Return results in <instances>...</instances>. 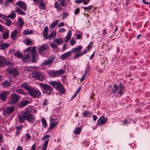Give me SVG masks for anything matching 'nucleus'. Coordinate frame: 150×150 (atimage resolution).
<instances>
[{"instance_id":"nucleus-1","label":"nucleus","mask_w":150,"mask_h":150,"mask_svg":"<svg viewBox=\"0 0 150 150\" xmlns=\"http://www.w3.org/2000/svg\"><path fill=\"white\" fill-rule=\"evenodd\" d=\"M21 87L28 91V93L33 98L39 97L41 95V93L37 90L35 89L33 87L25 83L22 85Z\"/></svg>"},{"instance_id":"nucleus-2","label":"nucleus","mask_w":150,"mask_h":150,"mask_svg":"<svg viewBox=\"0 0 150 150\" xmlns=\"http://www.w3.org/2000/svg\"><path fill=\"white\" fill-rule=\"evenodd\" d=\"M125 91V87L122 84L120 83L119 86L115 84L112 89L111 93L114 94L115 93H118L121 96Z\"/></svg>"},{"instance_id":"nucleus-3","label":"nucleus","mask_w":150,"mask_h":150,"mask_svg":"<svg viewBox=\"0 0 150 150\" xmlns=\"http://www.w3.org/2000/svg\"><path fill=\"white\" fill-rule=\"evenodd\" d=\"M49 83L52 86L55 88L58 89L60 93L63 94L65 92L64 89L59 81H50Z\"/></svg>"},{"instance_id":"nucleus-4","label":"nucleus","mask_w":150,"mask_h":150,"mask_svg":"<svg viewBox=\"0 0 150 150\" xmlns=\"http://www.w3.org/2000/svg\"><path fill=\"white\" fill-rule=\"evenodd\" d=\"M29 51L31 53L32 56V62H36L38 60V58L36 52V47H30L26 48L25 51V52Z\"/></svg>"},{"instance_id":"nucleus-5","label":"nucleus","mask_w":150,"mask_h":150,"mask_svg":"<svg viewBox=\"0 0 150 150\" xmlns=\"http://www.w3.org/2000/svg\"><path fill=\"white\" fill-rule=\"evenodd\" d=\"M20 100V97L18 95L13 93L10 96L9 103L13 105L15 104Z\"/></svg>"},{"instance_id":"nucleus-6","label":"nucleus","mask_w":150,"mask_h":150,"mask_svg":"<svg viewBox=\"0 0 150 150\" xmlns=\"http://www.w3.org/2000/svg\"><path fill=\"white\" fill-rule=\"evenodd\" d=\"M32 77L37 80L42 81L44 79L43 75L40 72L34 71L31 74Z\"/></svg>"},{"instance_id":"nucleus-7","label":"nucleus","mask_w":150,"mask_h":150,"mask_svg":"<svg viewBox=\"0 0 150 150\" xmlns=\"http://www.w3.org/2000/svg\"><path fill=\"white\" fill-rule=\"evenodd\" d=\"M14 108V106H12L5 108L4 110L2 112L3 116L4 117H7L8 115L13 113Z\"/></svg>"},{"instance_id":"nucleus-8","label":"nucleus","mask_w":150,"mask_h":150,"mask_svg":"<svg viewBox=\"0 0 150 150\" xmlns=\"http://www.w3.org/2000/svg\"><path fill=\"white\" fill-rule=\"evenodd\" d=\"M12 64L10 62L6 61L4 57L0 56V67H2L5 65H11Z\"/></svg>"},{"instance_id":"nucleus-9","label":"nucleus","mask_w":150,"mask_h":150,"mask_svg":"<svg viewBox=\"0 0 150 150\" xmlns=\"http://www.w3.org/2000/svg\"><path fill=\"white\" fill-rule=\"evenodd\" d=\"M40 86L45 91V93L48 95H50L51 92V89L50 86L46 84L40 83Z\"/></svg>"},{"instance_id":"nucleus-10","label":"nucleus","mask_w":150,"mask_h":150,"mask_svg":"<svg viewBox=\"0 0 150 150\" xmlns=\"http://www.w3.org/2000/svg\"><path fill=\"white\" fill-rule=\"evenodd\" d=\"M6 72L7 74H13L15 76H17L18 74L17 70L12 67H10L6 69Z\"/></svg>"},{"instance_id":"nucleus-11","label":"nucleus","mask_w":150,"mask_h":150,"mask_svg":"<svg viewBox=\"0 0 150 150\" xmlns=\"http://www.w3.org/2000/svg\"><path fill=\"white\" fill-rule=\"evenodd\" d=\"M8 91H3L0 93V99L1 100L5 101L7 98V96L9 94Z\"/></svg>"},{"instance_id":"nucleus-12","label":"nucleus","mask_w":150,"mask_h":150,"mask_svg":"<svg viewBox=\"0 0 150 150\" xmlns=\"http://www.w3.org/2000/svg\"><path fill=\"white\" fill-rule=\"evenodd\" d=\"M55 58V57H53L45 60L44 62L42 63L41 66L43 67H45V66L51 64Z\"/></svg>"},{"instance_id":"nucleus-13","label":"nucleus","mask_w":150,"mask_h":150,"mask_svg":"<svg viewBox=\"0 0 150 150\" xmlns=\"http://www.w3.org/2000/svg\"><path fill=\"white\" fill-rule=\"evenodd\" d=\"M107 121L108 118L107 117H105L104 116H101L98 120L97 125L99 126L103 125L105 124Z\"/></svg>"},{"instance_id":"nucleus-14","label":"nucleus","mask_w":150,"mask_h":150,"mask_svg":"<svg viewBox=\"0 0 150 150\" xmlns=\"http://www.w3.org/2000/svg\"><path fill=\"white\" fill-rule=\"evenodd\" d=\"M16 4L20 6L24 11H25L26 10V4L24 2L22 1H18L16 3Z\"/></svg>"},{"instance_id":"nucleus-15","label":"nucleus","mask_w":150,"mask_h":150,"mask_svg":"<svg viewBox=\"0 0 150 150\" xmlns=\"http://www.w3.org/2000/svg\"><path fill=\"white\" fill-rule=\"evenodd\" d=\"M26 120L29 122H33L35 118L32 114L25 115Z\"/></svg>"},{"instance_id":"nucleus-16","label":"nucleus","mask_w":150,"mask_h":150,"mask_svg":"<svg viewBox=\"0 0 150 150\" xmlns=\"http://www.w3.org/2000/svg\"><path fill=\"white\" fill-rule=\"evenodd\" d=\"M71 54V52L68 51L67 52L64 53L60 56V58L63 60H65L70 56Z\"/></svg>"},{"instance_id":"nucleus-17","label":"nucleus","mask_w":150,"mask_h":150,"mask_svg":"<svg viewBox=\"0 0 150 150\" xmlns=\"http://www.w3.org/2000/svg\"><path fill=\"white\" fill-rule=\"evenodd\" d=\"M47 46L45 44H43L42 46L38 47V49L39 50V52L40 54H42L44 51L47 48Z\"/></svg>"},{"instance_id":"nucleus-18","label":"nucleus","mask_w":150,"mask_h":150,"mask_svg":"<svg viewBox=\"0 0 150 150\" xmlns=\"http://www.w3.org/2000/svg\"><path fill=\"white\" fill-rule=\"evenodd\" d=\"M82 47L81 46H80L77 47H75L70 51L71 52V53L73 54L77 53L79 52H81V50L82 48Z\"/></svg>"},{"instance_id":"nucleus-19","label":"nucleus","mask_w":150,"mask_h":150,"mask_svg":"<svg viewBox=\"0 0 150 150\" xmlns=\"http://www.w3.org/2000/svg\"><path fill=\"white\" fill-rule=\"evenodd\" d=\"M29 103V102L27 100H21L18 105V107L20 108H23Z\"/></svg>"},{"instance_id":"nucleus-20","label":"nucleus","mask_w":150,"mask_h":150,"mask_svg":"<svg viewBox=\"0 0 150 150\" xmlns=\"http://www.w3.org/2000/svg\"><path fill=\"white\" fill-rule=\"evenodd\" d=\"M38 3H40L38 7L40 10L45 9L46 5L44 3L43 0H38Z\"/></svg>"},{"instance_id":"nucleus-21","label":"nucleus","mask_w":150,"mask_h":150,"mask_svg":"<svg viewBox=\"0 0 150 150\" xmlns=\"http://www.w3.org/2000/svg\"><path fill=\"white\" fill-rule=\"evenodd\" d=\"M55 120L56 119L54 118H52L50 119V129H51L57 125V122H54Z\"/></svg>"},{"instance_id":"nucleus-22","label":"nucleus","mask_w":150,"mask_h":150,"mask_svg":"<svg viewBox=\"0 0 150 150\" xmlns=\"http://www.w3.org/2000/svg\"><path fill=\"white\" fill-rule=\"evenodd\" d=\"M53 41L54 43L58 45L61 44L63 42L62 38H60L58 39L54 38L53 39Z\"/></svg>"},{"instance_id":"nucleus-23","label":"nucleus","mask_w":150,"mask_h":150,"mask_svg":"<svg viewBox=\"0 0 150 150\" xmlns=\"http://www.w3.org/2000/svg\"><path fill=\"white\" fill-rule=\"evenodd\" d=\"M18 119L19 122L20 123H22L24 122V121L26 120L25 116L24 115H19L18 116Z\"/></svg>"},{"instance_id":"nucleus-24","label":"nucleus","mask_w":150,"mask_h":150,"mask_svg":"<svg viewBox=\"0 0 150 150\" xmlns=\"http://www.w3.org/2000/svg\"><path fill=\"white\" fill-rule=\"evenodd\" d=\"M32 109L30 106H28L27 108L25 109V111H23L22 112L23 114L26 115H27L31 114L30 112H31Z\"/></svg>"},{"instance_id":"nucleus-25","label":"nucleus","mask_w":150,"mask_h":150,"mask_svg":"<svg viewBox=\"0 0 150 150\" xmlns=\"http://www.w3.org/2000/svg\"><path fill=\"white\" fill-rule=\"evenodd\" d=\"M49 74L52 77L59 76L57 71H50L49 72Z\"/></svg>"},{"instance_id":"nucleus-26","label":"nucleus","mask_w":150,"mask_h":150,"mask_svg":"<svg viewBox=\"0 0 150 150\" xmlns=\"http://www.w3.org/2000/svg\"><path fill=\"white\" fill-rule=\"evenodd\" d=\"M9 46V45L8 43H3L0 44V50H4L8 48Z\"/></svg>"},{"instance_id":"nucleus-27","label":"nucleus","mask_w":150,"mask_h":150,"mask_svg":"<svg viewBox=\"0 0 150 150\" xmlns=\"http://www.w3.org/2000/svg\"><path fill=\"white\" fill-rule=\"evenodd\" d=\"M71 30H69L67 33V35L65 37V40L64 41L66 42H68L69 41L71 36Z\"/></svg>"},{"instance_id":"nucleus-28","label":"nucleus","mask_w":150,"mask_h":150,"mask_svg":"<svg viewBox=\"0 0 150 150\" xmlns=\"http://www.w3.org/2000/svg\"><path fill=\"white\" fill-rule=\"evenodd\" d=\"M18 23L19 27L21 28L24 24V22L21 18L19 17L18 19Z\"/></svg>"},{"instance_id":"nucleus-29","label":"nucleus","mask_w":150,"mask_h":150,"mask_svg":"<svg viewBox=\"0 0 150 150\" xmlns=\"http://www.w3.org/2000/svg\"><path fill=\"white\" fill-rule=\"evenodd\" d=\"M30 59V54L28 53L26 55L25 54V56L22 58V60L23 61L27 62Z\"/></svg>"},{"instance_id":"nucleus-30","label":"nucleus","mask_w":150,"mask_h":150,"mask_svg":"<svg viewBox=\"0 0 150 150\" xmlns=\"http://www.w3.org/2000/svg\"><path fill=\"white\" fill-rule=\"evenodd\" d=\"M90 70L89 63L88 62L87 65L86 66L85 70V72L84 74V75L88 76L89 74V72Z\"/></svg>"},{"instance_id":"nucleus-31","label":"nucleus","mask_w":150,"mask_h":150,"mask_svg":"<svg viewBox=\"0 0 150 150\" xmlns=\"http://www.w3.org/2000/svg\"><path fill=\"white\" fill-rule=\"evenodd\" d=\"M15 11L18 14L21 15H25V13L24 12H23L20 8L18 7H16L15 8Z\"/></svg>"},{"instance_id":"nucleus-32","label":"nucleus","mask_w":150,"mask_h":150,"mask_svg":"<svg viewBox=\"0 0 150 150\" xmlns=\"http://www.w3.org/2000/svg\"><path fill=\"white\" fill-rule=\"evenodd\" d=\"M18 30H14L13 31L11 34V38L13 40H14L16 38V35L18 32Z\"/></svg>"},{"instance_id":"nucleus-33","label":"nucleus","mask_w":150,"mask_h":150,"mask_svg":"<svg viewBox=\"0 0 150 150\" xmlns=\"http://www.w3.org/2000/svg\"><path fill=\"white\" fill-rule=\"evenodd\" d=\"M48 28L47 27H46L44 28V31L43 33L44 37L45 38L47 39H48L47 35Z\"/></svg>"},{"instance_id":"nucleus-34","label":"nucleus","mask_w":150,"mask_h":150,"mask_svg":"<svg viewBox=\"0 0 150 150\" xmlns=\"http://www.w3.org/2000/svg\"><path fill=\"white\" fill-rule=\"evenodd\" d=\"M81 129V126H80L76 129L74 131V132L75 134L77 135L79 134L80 133Z\"/></svg>"},{"instance_id":"nucleus-35","label":"nucleus","mask_w":150,"mask_h":150,"mask_svg":"<svg viewBox=\"0 0 150 150\" xmlns=\"http://www.w3.org/2000/svg\"><path fill=\"white\" fill-rule=\"evenodd\" d=\"M33 33V31L32 30H30L28 29L24 30L23 31V34L24 35H30Z\"/></svg>"},{"instance_id":"nucleus-36","label":"nucleus","mask_w":150,"mask_h":150,"mask_svg":"<svg viewBox=\"0 0 150 150\" xmlns=\"http://www.w3.org/2000/svg\"><path fill=\"white\" fill-rule=\"evenodd\" d=\"M24 42L27 45H32V42L30 39H26L24 40Z\"/></svg>"},{"instance_id":"nucleus-37","label":"nucleus","mask_w":150,"mask_h":150,"mask_svg":"<svg viewBox=\"0 0 150 150\" xmlns=\"http://www.w3.org/2000/svg\"><path fill=\"white\" fill-rule=\"evenodd\" d=\"M91 114V113L88 111H85L83 113V115L86 117H90Z\"/></svg>"},{"instance_id":"nucleus-38","label":"nucleus","mask_w":150,"mask_h":150,"mask_svg":"<svg viewBox=\"0 0 150 150\" xmlns=\"http://www.w3.org/2000/svg\"><path fill=\"white\" fill-rule=\"evenodd\" d=\"M14 55L16 57L20 58H22L23 56L22 54L20 53L19 51H17L14 53Z\"/></svg>"},{"instance_id":"nucleus-39","label":"nucleus","mask_w":150,"mask_h":150,"mask_svg":"<svg viewBox=\"0 0 150 150\" xmlns=\"http://www.w3.org/2000/svg\"><path fill=\"white\" fill-rule=\"evenodd\" d=\"M16 13L15 11H13L10 14L7 16L8 17L10 18L11 19H13L15 18L16 16Z\"/></svg>"},{"instance_id":"nucleus-40","label":"nucleus","mask_w":150,"mask_h":150,"mask_svg":"<svg viewBox=\"0 0 150 150\" xmlns=\"http://www.w3.org/2000/svg\"><path fill=\"white\" fill-rule=\"evenodd\" d=\"M56 32L54 31L50 33V35L48 36V38L49 40L52 39L53 37H54L56 36Z\"/></svg>"},{"instance_id":"nucleus-41","label":"nucleus","mask_w":150,"mask_h":150,"mask_svg":"<svg viewBox=\"0 0 150 150\" xmlns=\"http://www.w3.org/2000/svg\"><path fill=\"white\" fill-rule=\"evenodd\" d=\"M59 20H57L56 21L53 22L52 23L50 26V28H54L56 25H57L59 22Z\"/></svg>"},{"instance_id":"nucleus-42","label":"nucleus","mask_w":150,"mask_h":150,"mask_svg":"<svg viewBox=\"0 0 150 150\" xmlns=\"http://www.w3.org/2000/svg\"><path fill=\"white\" fill-rule=\"evenodd\" d=\"M16 91L18 93L23 95H26V93H25L22 89H16Z\"/></svg>"},{"instance_id":"nucleus-43","label":"nucleus","mask_w":150,"mask_h":150,"mask_svg":"<svg viewBox=\"0 0 150 150\" xmlns=\"http://www.w3.org/2000/svg\"><path fill=\"white\" fill-rule=\"evenodd\" d=\"M9 36V32L8 31H6L3 34V38L4 39H6L8 38Z\"/></svg>"},{"instance_id":"nucleus-44","label":"nucleus","mask_w":150,"mask_h":150,"mask_svg":"<svg viewBox=\"0 0 150 150\" xmlns=\"http://www.w3.org/2000/svg\"><path fill=\"white\" fill-rule=\"evenodd\" d=\"M10 85V82L7 81H6L2 83V86L5 87L9 86Z\"/></svg>"},{"instance_id":"nucleus-45","label":"nucleus","mask_w":150,"mask_h":150,"mask_svg":"<svg viewBox=\"0 0 150 150\" xmlns=\"http://www.w3.org/2000/svg\"><path fill=\"white\" fill-rule=\"evenodd\" d=\"M41 121L44 127H46L47 126V124L45 119L44 118H42Z\"/></svg>"},{"instance_id":"nucleus-46","label":"nucleus","mask_w":150,"mask_h":150,"mask_svg":"<svg viewBox=\"0 0 150 150\" xmlns=\"http://www.w3.org/2000/svg\"><path fill=\"white\" fill-rule=\"evenodd\" d=\"M49 141V140H47L45 141L43 145L42 148L46 149Z\"/></svg>"},{"instance_id":"nucleus-47","label":"nucleus","mask_w":150,"mask_h":150,"mask_svg":"<svg viewBox=\"0 0 150 150\" xmlns=\"http://www.w3.org/2000/svg\"><path fill=\"white\" fill-rule=\"evenodd\" d=\"M54 6L55 7L57 8V9L59 10L60 11H61L62 10V8L61 7H60L59 4H57V2H56L55 3H54Z\"/></svg>"},{"instance_id":"nucleus-48","label":"nucleus","mask_w":150,"mask_h":150,"mask_svg":"<svg viewBox=\"0 0 150 150\" xmlns=\"http://www.w3.org/2000/svg\"><path fill=\"white\" fill-rule=\"evenodd\" d=\"M59 76H60L64 74L65 72V70L64 69H61L57 71Z\"/></svg>"},{"instance_id":"nucleus-49","label":"nucleus","mask_w":150,"mask_h":150,"mask_svg":"<svg viewBox=\"0 0 150 150\" xmlns=\"http://www.w3.org/2000/svg\"><path fill=\"white\" fill-rule=\"evenodd\" d=\"M24 137L25 138V140H27L30 139L31 136L30 135L29 133H27L25 134V136L23 137V138Z\"/></svg>"},{"instance_id":"nucleus-50","label":"nucleus","mask_w":150,"mask_h":150,"mask_svg":"<svg viewBox=\"0 0 150 150\" xmlns=\"http://www.w3.org/2000/svg\"><path fill=\"white\" fill-rule=\"evenodd\" d=\"M12 22L10 20L7 19L6 20L5 24L7 26H10Z\"/></svg>"},{"instance_id":"nucleus-51","label":"nucleus","mask_w":150,"mask_h":150,"mask_svg":"<svg viewBox=\"0 0 150 150\" xmlns=\"http://www.w3.org/2000/svg\"><path fill=\"white\" fill-rule=\"evenodd\" d=\"M34 67H28L25 68V70L28 71H32L34 68Z\"/></svg>"},{"instance_id":"nucleus-52","label":"nucleus","mask_w":150,"mask_h":150,"mask_svg":"<svg viewBox=\"0 0 150 150\" xmlns=\"http://www.w3.org/2000/svg\"><path fill=\"white\" fill-rule=\"evenodd\" d=\"M82 54L81 53V52L78 53H76V54L74 56V58L76 59V58H78L79 57H80V56L82 55V54Z\"/></svg>"},{"instance_id":"nucleus-53","label":"nucleus","mask_w":150,"mask_h":150,"mask_svg":"<svg viewBox=\"0 0 150 150\" xmlns=\"http://www.w3.org/2000/svg\"><path fill=\"white\" fill-rule=\"evenodd\" d=\"M91 43H90V44L87 46L88 48L86 49L85 50H84L82 53H81L82 55L84 54H85L86 53H87L88 52V51L89 50V46H90V45Z\"/></svg>"},{"instance_id":"nucleus-54","label":"nucleus","mask_w":150,"mask_h":150,"mask_svg":"<svg viewBox=\"0 0 150 150\" xmlns=\"http://www.w3.org/2000/svg\"><path fill=\"white\" fill-rule=\"evenodd\" d=\"M70 43L72 46L74 45L75 43V40L74 38H72L70 41Z\"/></svg>"},{"instance_id":"nucleus-55","label":"nucleus","mask_w":150,"mask_h":150,"mask_svg":"<svg viewBox=\"0 0 150 150\" xmlns=\"http://www.w3.org/2000/svg\"><path fill=\"white\" fill-rule=\"evenodd\" d=\"M80 9L79 8H78L75 9L74 12V13L75 15H78L80 12Z\"/></svg>"},{"instance_id":"nucleus-56","label":"nucleus","mask_w":150,"mask_h":150,"mask_svg":"<svg viewBox=\"0 0 150 150\" xmlns=\"http://www.w3.org/2000/svg\"><path fill=\"white\" fill-rule=\"evenodd\" d=\"M66 3L65 1V0H62L61 1L60 5L61 6H64L66 5Z\"/></svg>"},{"instance_id":"nucleus-57","label":"nucleus","mask_w":150,"mask_h":150,"mask_svg":"<svg viewBox=\"0 0 150 150\" xmlns=\"http://www.w3.org/2000/svg\"><path fill=\"white\" fill-rule=\"evenodd\" d=\"M92 8V6H89L87 7H84L83 9L86 10H89Z\"/></svg>"},{"instance_id":"nucleus-58","label":"nucleus","mask_w":150,"mask_h":150,"mask_svg":"<svg viewBox=\"0 0 150 150\" xmlns=\"http://www.w3.org/2000/svg\"><path fill=\"white\" fill-rule=\"evenodd\" d=\"M47 99H45V100H44L43 101V102L42 105V106H45L46 105H47Z\"/></svg>"},{"instance_id":"nucleus-59","label":"nucleus","mask_w":150,"mask_h":150,"mask_svg":"<svg viewBox=\"0 0 150 150\" xmlns=\"http://www.w3.org/2000/svg\"><path fill=\"white\" fill-rule=\"evenodd\" d=\"M55 43H52L50 44L51 46L52 47V48L54 49H56L57 48V46L56 45H55Z\"/></svg>"},{"instance_id":"nucleus-60","label":"nucleus","mask_w":150,"mask_h":150,"mask_svg":"<svg viewBox=\"0 0 150 150\" xmlns=\"http://www.w3.org/2000/svg\"><path fill=\"white\" fill-rule=\"evenodd\" d=\"M90 1V0H83V3L84 4H87Z\"/></svg>"},{"instance_id":"nucleus-61","label":"nucleus","mask_w":150,"mask_h":150,"mask_svg":"<svg viewBox=\"0 0 150 150\" xmlns=\"http://www.w3.org/2000/svg\"><path fill=\"white\" fill-rule=\"evenodd\" d=\"M64 22H62L59 23L58 25V27H60L63 26H64Z\"/></svg>"},{"instance_id":"nucleus-62","label":"nucleus","mask_w":150,"mask_h":150,"mask_svg":"<svg viewBox=\"0 0 150 150\" xmlns=\"http://www.w3.org/2000/svg\"><path fill=\"white\" fill-rule=\"evenodd\" d=\"M66 31V30L63 28H60L59 30V32H60L64 33Z\"/></svg>"},{"instance_id":"nucleus-63","label":"nucleus","mask_w":150,"mask_h":150,"mask_svg":"<svg viewBox=\"0 0 150 150\" xmlns=\"http://www.w3.org/2000/svg\"><path fill=\"white\" fill-rule=\"evenodd\" d=\"M83 1V0H76L75 1V2L77 4H80Z\"/></svg>"},{"instance_id":"nucleus-64","label":"nucleus","mask_w":150,"mask_h":150,"mask_svg":"<svg viewBox=\"0 0 150 150\" xmlns=\"http://www.w3.org/2000/svg\"><path fill=\"white\" fill-rule=\"evenodd\" d=\"M31 150H36L35 145V144L32 145Z\"/></svg>"}]
</instances>
